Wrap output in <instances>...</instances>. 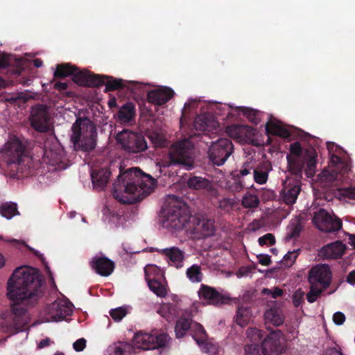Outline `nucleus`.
Instances as JSON below:
<instances>
[{"label":"nucleus","instance_id":"nucleus-1","mask_svg":"<svg viewBox=\"0 0 355 355\" xmlns=\"http://www.w3.org/2000/svg\"><path fill=\"white\" fill-rule=\"evenodd\" d=\"M42 285V277L37 269L19 267L14 270L7 284V295L13 302L12 321H1L0 331L10 333L19 329L20 317L25 314L28 306H33L41 296Z\"/></svg>","mask_w":355,"mask_h":355},{"label":"nucleus","instance_id":"nucleus-2","mask_svg":"<svg viewBox=\"0 0 355 355\" xmlns=\"http://www.w3.org/2000/svg\"><path fill=\"white\" fill-rule=\"evenodd\" d=\"M155 180L138 168L120 173L113 184L112 195L123 204L132 205L142 200L153 190Z\"/></svg>","mask_w":355,"mask_h":355},{"label":"nucleus","instance_id":"nucleus-3","mask_svg":"<svg viewBox=\"0 0 355 355\" xmlns=\"http://www.w3.org/2000/svg\"><path fill=\"white\" fill-rule=\"evenodd\" d=\"M194 146L189 139L174 142L168 148L165 157L162 160V167L179 166L191 171L196 166Z\"/></svg>","mask_w":355,"mask_h":355},{"label":"nucleus","instance_id":"nucleus-4","mask_svg":"<svg viewBox=\"0 0 355 355\" xmlns=\"http://www.w3.org/2000/svg\"><path fill=\"white\" fill-rule=\"evenodd\" d=\"M71 141L74 147L85 152L94 150L96 146V125L87 117L76 119L71 127Z\"/></svg>","mask_w":355,"mask_h":355},{"label":"nucleus","instance_id":"nucleus-5","mask_svg":"<svg viewBox=\"0 0 355 355\" xmlns=\"http://www.w3.org/2000/svg\"><path fill=\"white\" fill-rule=\"evenodd\" d=\"M163 226L168 229L187 230L191 214L188 207L179 201H171L163 209Z\"/></svg>","mask_w":355,"mask_h":355},{"label":"nucleus","instance_id":"nucleus-6","mask_svg":"<svg viewBox=\"0 0 355 355\" xmlns=\"http://www.w3.org/2000/svg\"><path fill=\"white\" fill-rule=\"evenodd\" d=\"M116 140L121 148L128 153H141L148 148L145 135L141 132L124 130L116 135Z\"/></svg>","mask_w":355,"mask_h":355},{"label":"nucleus","instance_id":"nucleus-7","mask_svg":"<svg viewBox=\"0 0 355 355\" xmlns=\"http://www.w3.org/2000/svg\"><path fill=\"white\" fill-rule=\"evenodd\" d=\"M187 231L196 239L211 236L216 232L215 220L204 214L191 216Z\"/></svg>","mask_w":355,"mask_h":355},{"label":"nucleus","instance_id":"nucleus-8","mask_svg":"<svg viewBox=\"0 0 355 355\" xmlns=\"http://www.w3.org/2000/svg\"><path fill=\"white\" fill-rule=\"evenodd\" d=\"M31 128L40 133L50 131L51 115L49 107L45 104H36L31 107L28 117Z\"/></svg>","mask_w":355,"mask_h":355},{"label":"nucleus","instance_id":"nucleus-9","mask_svg":"<svg viewBox=\"0 0 355 355\" xmlns=\"http://www.w3.org/2000/svg\"><path fill=\"white\" fill-rule=\"evenodd\" d=\"M289 171L296 179L302 178L303 171L307 178L315 175L316 167V156L311 155L303 159L292 158L291 155L286 156Z\"/></svg>","mask_w":355,"mask_h":355},{"label":"nucleus","instance_id":"nucleus-10","mask_svg":"<svg viewBox=\"0 0 355 355\" xmlns=\"http://www.w3.org/2000/svg\"><path fill=\"white\" fill-rule=\"evenodd\" d=\"M233 150L232 141L227 138H220L210 146L208 150L209 158L214 165L221 166L232 155Z\"/></svg>","mask_w":355,"mask_h":355},{"label":"nucleus","instance_id":"nucleus-11","mask_svg":"<svg viewBox=\"0 0 355 355\" xmlns=\"http://www.w3.org/2000/svg\"><path fill=\"white\" fill-rule=\"evenodd\" d=\"M168 339V336L164 333L156 334L138 333L134 338V342L137 347L148 350L165 347Z\"/></svg>","mask_w":355,"mask_h":355},{"label":"nucleus","instance_id":"nucleus-12","mask_svg":"<svg viewBox=\"0 0 355 355\" xmlns=\"http://www.w3.org/2000/svg\"><path fill=\"white\" fill-rule=\"evenodd\" d=\"M313 223L322 232H335L340 230L343 223L340 219L324 209H320L313 218Z\"/></svg>","mask_w":355,"mask_h":355},{"label":"nucleus","instance_id":"nucleus-13","mask_svg":"<svg viewBox=\"0 0 355 355\" xmlns=\"http://www.w3.org/2000/svg\"><path fill=\"white\" fill-rule=\"evenodd\" d=\"M284 348V338L280 331H272L261 343L262 353L265 355H279Z\"/></svg>","mask_w":355,"mask_h":355},{"label":"nucleus","instance_id":"nucleus-14","mask_svg":"<svg viewBox=\"0 0 355 355\" xmlns=\"http://www.w3.org/2000/svg\"><path fill=\"white\" fill-rule=\"evenodd\" d=\"M331 272L328 265H317L310 270L308 281L310 285L318 286L320 284L324 288H327L331 284Z\"/></svg>","mask_w":355,"mask_h":355},{"label":"nucleus","instance_id":"nucleus-15","mask_svg":"<svg viewBox=\"0 0 355 355\" xmlns=\"http://www.w3.org/2000/svg\"><path fill=\"white\" fill-rule=\"evenodd\" d=\"M72 80L80 86L89 87H100L104 83V76L93 73L86 69L78 70V69L74 71Z\"/></svg>","mask_w":355,"mask_h":355},{"label":"nucleus","instance_id":"nucleus-16","mask_svg":"<svg viewBox=\"0 0 355 355\" xmlns=\"http://www.w3.org/2000/svg\"><path fill=\"white\" fill-rule=\"evenodd\" d=\"M198 295L207 304L214 306L227 304L230 300L228 296L219 293L216 288L204 284L201 285Z\"/></svg>","mask_w":355,"mask_h":355},{"label":"nucleus","instance_id":"nucleus-17","mask_svg":"<svg viewBox=\"0 0 355 355\" xmlns=\"http://www.w3.org/2000/svg\"><path fill=\"white\" fill-rule=\"evenodd\" d=\"M6 162L8 164L21 165L26 158L25 148L21 142L13 141L6 144L4 148Z\"/></svg>","mask_w":355,"mask_h":355},{"label":"nucleus","instance_id":"nucleus-18","mask_svg":"<svg viewBox=\"0 0 355 355\" xmlns=\"http://www.w3.org/2000/svg\"><path fill=\"white\" fill-rule=\"evenodd\" d=\"M101 76H104V83L103 85L105 86L104 89L105 92H112L127 87L132 92L136 93L137 91L142 92L144 89V85L139 82L130 81L128 83V85H125L121 79H116L112 76L105 75Z\"/></svg>","mask_w":355,"mask_h":355},{"label":"nucleus","instance_id":"nucleus-19","mask_svg":"<svg viewBox=\"0 0 355 355\" xmlns=\"http://www.w3.org/2000/svg\"><path fill=\"white\" fill-rule=\"evenodd\" d=\"M300 191V180L287 179L283 184L280 194L281 198L286 205H292L295 203Z\"/></svg>","mask_w":355,"mask_h":355},{"label":"nucleus","instance_id":"nucleus-20","mask_svg":"<svg viewBox=\"0 0 355 355\" xmlns=\"http://www.w3.org/2000/svg\"><path fill=\"white\" fill-rule=\"evenodd\" d=\"M331 163L334 168L331 169L329 175V181L334 182L342 179L343 175L351 170L352 164L349 157L341 158L336 155H333L331 157Z\"/></svg>","mask_w":355,"mask_h":355},{"label":"nucleus","instance_id":"nucleus-21","mask_svg":"<svg viewBox=\"0 0 355 355\" xmlns=\"http://www.w3.org/2000/svg\"><path fill=\"white\" fill-rule=\"evenodd\" d=\"M190 331L192 338L195 340L202 352L205 353H210L212 352L214 347L211 343L208 342V336L202 325L195 322L193 323V326H191V330Z\"/></svg>","mask_w":355,"mask_h":355},{"label":"nucleus","instance_id":"nucleus-22","mask_svg":"<svg viewBox=\"0 0 355 355\" xmlns=\"http://www.w3.org/2000/svg\"><path fill=\"white\" fill-rule=\"evenodd\" d=\"M91 268L103 277L110 275L114 270V262L105 256H95L89 262Z\"/></svg>","mask_w":355,"mask_h":355},{"label":"nucleus","instance_id":"nucleus-23","mask_svg":"<svg viewBox=\"0 0 355 355\" xmlns=\"http://www.w3.org/2000/svg\"><path fill=\"white\" fill-rule=\"evenodd\" d=\"M174 94V91L172 89L164 87L149 91L147 94V99L150 103L162 105L171 100Z\"/></svg>","mask_w":355,"mask_h":355},{"label":"nucleus","instance_id":"nucleus-24","mask_svg":"<svg viewBox=\"0 0 355 355\" xmlns=\"http://www.w3.org/2000/svg\"><path fill=\"white\" fill-rule=\"evenodd\" d=\"M162 255L165 256L171 266H174L177 268L182 267L183 261L184 259V252L178 247H171L161 250H157Z\"/></svg>","mask_w":355,"mask_h":355},{"label":"nucleus","instance_id":"nucleus-25","mask_svg":"<svg viewBox=\"0 0 355 355\" xmlns=\"http://www.w3.org/2000/svg\"><path fill=\"white\" fill-rule=\"evenodd\" d=\"M48 310L49 313L51 314V318L56 322L64 320L72 313L71 306L64 302L52 303Z\"/></svg>","mask_w":355,"mask_h":355},{"label":"nucleus","instance_id":"nucleus-26","mask_svg":"<svg viewBox=\"0 0 355 355\" xmlns=\"http://www.w3.org/2000/svg\"><path fill=\"white\" fill-rule=\"evenodd\" d=\"M346 247L340 241H336L324 246L321 250V254L327 259H337L345 253Z\"/></svg>","mask_w":355,"mask_h":355},{"label":"nucleus","instance_id":"nucleus-27","mask_svg":"<svg viewBox=\"0 0 355 355\" xmlns=\"http://www.w3.org/2000/svg\"><path fill=\"white\" fill-rule=\"evenodd\" d=\"M110 175V171L105 168L93 170L91 178L94 188L97 190L103 189L109 182Z\"/></svg>","mask_w":355,"mask_h":355},{"label":"nucleus","instance_id":"nucleus-28","mask_svg":"<svg viewBox=\"0 0 355 355\" xmlns=\"http://www.w3.org/2000/svg\"><path fill=\"white\" fill-rule=\"evenodd\" d=\"M155 268L152 266H146L144 268L145 272V279L148 283V286L151 291H153L157 296L163 297H165L167 294L166 290L164 285L155 279V278H151L150 275V271L154 270Z\"/></svg>","mask_w":355,"mask_h":355},{"label":"nucleus","instance_id":"nucleus-29","mask_svg":"<svg viewBox=\"0 0 355 355\" xmlns=\"http://www.w3.org/2000/svg\"><path fill=\"white\" fill-rule=\"evenodd\" d=\"M253 131L254 130L250 126L243 125H233L227 128V132L230 137L241 140L253 135Z\"/></svg>","mask_w":355,"mask_h":355},{"label":"nucleus","instance_id":"nucleus-30","mask_svg":"<svg viewBox=\"0 0 355 355\" xmlns=\"http://www.w3.org/2000/svg\"><path fill=\"white\" fill-rule=\"evenodd\" d=\"M272 169L269 163H262L257 168L253 169V178L255 182L259 184H265L268 178V173Z\"/></svg>","mask_w":355,"mask_h":355},{"label":"nucleus","instance_id":"nucleus-31","mask_svg":"<svg viewBox=\"0 0 355 355\" xmlns=\"http://www.w3.org/2000/svg\"><path fill=\"white\" fill-rule=\"evenodd\" d=\"M157 313L167 321H171L178 316L179 309L175 304L164 303L159 306Z\"/></svg>","mask_w":355,"mask_h":355},{"label":"nucleus","instance_id":"nucleus-32","mask_svg":"<svg viewBox=\"0 0 355 355\" xmlns=\"http://www.w3.org/2000/svg\"><path fill=\"white\" fill-rule=\"evenodd\" d=\"M266 131L268 134L283 138H288L291 135V132L279 122L268 121L266 125Z\"/></svg>","mask_w":355,"mask_h":355},{"label":"nucleus","instance_id":"nucleus-33","mask_svg":"<svg viewBox=\"0 0 355 355\" xmlns=\"http://www.w3.org/2000/svg\"><path fill=\"white\" fill-rule=\"evenodd\" d=\"M265 320L267 323H270L276 327L283 324L284 321V315L279 309H270L264 314Z\"/></svg>","mask_w":355,"mask_h":355},{"label":"nucleus","instance_id":"nucleus-34","mask_svg":"<svg viewBox=\"0 0 355 355\" xmlns=\"http://www.w3.org/2000/svg\"><path fill=\"white\" fill-rule=\"evenodd\" d=\"M194 322H195L190 318H184L182 316L180 317L177 320L175 327L176 337L178 338H182L187 331L191 330V326H193V323Z\"/></svg>","mask_w":355,"mask_h":355},{"label":"nucleus","instance_id":"nucleus-35","mask_svg":"<svg viewBox=\"0 0 355 355\" xmlns=\"http://www.w3.org/2000/svg\"><path fill=\"white\" fill-rule=\"evenodd\" d=\"M119 118L124 122L130 121L135 116V107L131 102L125 103L119 110Z\"/></svg>","mask_w":355,"mask_h":355},{"label":"nucleus","instance_id":"nucleus-36","mask_svg":"<svg viewBox=\"0 0 355 355\" xmlns=\"http://www.w3.org/2000/svg\"><path fill=\"white\" fill-rule=\"evenodd\" d=\"M78 68L70 63H62L56 65L54 72V77L58 78H64L68 76H73L74 71Z\"/></svg>","mask_w":355,"mask_h":355},{"label":"nucleus","instance_id":"nucleus-37","mask_svg":"<svg viewBox=\"0 0 355 355\" xmlns=\"http://www.w3.org/2000/svg\"><path fill=\"white\" fill-rule=\"evenodd\" d=\"M187 185L190 189L201 190L207 189L210 186L209 181L200 176L190 177L187 180Z\"/></svg>","mask_w":355,"mask_h":355},{"label":"nucleus","instance_id":"nucleus-38","mask_svg":"<svg viewBox=\"0 0 355 355\" xmlns=\"http://www.w3.org/2000/svg\"><path fill=\"white\" fill-rule=\"evenodd\" d=\"M251 319L250 311L248 308L239 307L236 311V315L235 318L236 323L241 326H246Z\"/></svg>","mask_w":355,"mask_h":355},{"label":"nucleus","instance_id":"nucleus-39","mask_svg":"<svg viewBox=\"0 0 355 355\" xmlns=\"http://www.w3.org/2000/svg\"><path fill=\"white\" fill-rule=\"evenodd\" d=\"M186 275L191 282H200L203 278L201 266L197 264L192 265L191 267L187 268Z\"/></svg>","mask_w":355,"mask_h":355},{"label":"nucleus","instance_id":"nucleus-40","mask_svg":"<svg viewBox=\"0 0 355 355\" xmlns=\"http://www.w3.org/2000/svg\"><path fill=\"white\" fill-rule=\"evenodd\" d=\"M146 135L155 148L164 146L166 139L162 133L157 131L148 130Z\"/></svg>","mask_w":355,"mask_h":355},{"label":"nucleus","instance_id":"nucleus-41","mask_svg":"<svg viewBox=\"0 0 355 355\" xmlns=\"http://www.w3.org/2000/svg\"><path fill=\"white\" fill-rule=\"evenodd\" d=\"M248 338L252 342V344H259L262 343L264 339L265 333L257 328H248L246 331Z\"/></svg>","mask_w":355,"mask_h":355},{"label":"nucleus","instance_id":"nucleus-42","mask_svg":"<svg viewBox=\"0 0 355 355\" xmlns=\"http://www.w3.org/2000/svg\"><path fill=\"white\" fill-rule=\"evenodd\" d=\"M243 115L252 123L257 125L261 121L260 112L252 108L241 107L239 108Z\"/></svg>","mask_w":355,"mask_h":355},{"label":"nucleus","instance_id":"nucleus-43","mask_svg":"<svg viewBox=\"0 0 355 355\" xmlns=\"http://www.w3.org/2000/svg\"><path fill=\"white\" fill-rule=\"evenodd\" d=\"M0 213L3 217L8 219H10L12 217L19 214L17 205L15 203L1 205L0 207Z\"/></svg>","mask_w":355,"mask_h":355},{"label":"nucleus","instance_id":"nucleus-44","mask_svg":"<svg viewBox=\"0 0 355 355\" xmlns=\"http://www.w3.org/2000/svg\"><path fill=\"white\" fill-rule=\"evenodd\" d=\"M193 126L198 131H209V121L206 115H198L196 117Z\"/></svg>","mask_w":355,"mask_h":355},{"label":"nucleus","instance_id":"nucleus-45","mask_svg":"<svg viewBox=\"0 0 355 355\" xmlns=\"http://www.w3.org/2000/svg\"><path fill=\"white\" fill-rule=\"evenodd\" d=\"M302 227L300 221H295L289 226V231L286 234L284 240L286 242L290 241L293 239H296L300 236Z\"/></svg>","mask_w":355,"mask_h":355},{"label":"nucleus","instance_id":"nucleus-46","mask_svg":"<svg viewBox=\"0 0 355 355\" xmlns=\"http://www.w3.org/2000/svg\"><path fill=\"white\" fill-rule=\"evenodd\" d=\"M259 205V199L255 194L246 193L242 199V205L246 208H255Z\"/></svg>","mask_w":355,"mask_h":355},{"label":"nucleus","instance_id":"nucleus-47","mask_svg":"<svg viewBox=\"0 0 355 355\" xmlns=\"http://www.w3.org/2000/svg\"><path fill=\"white\" fill-rule=\"evenodd\" d=\"M327 288H324L322 287L321 288H318L317 285H311L310 291L306 294V299L309 303L315 302L318 297H320L322 293V292Z\"/></svg>","mask_w":355,"mask_h":355},{"label":"nucleus","instance_id":"nucleus-48","mask_svg":"<svg viewBox=\"0 0 355 355\" xmlns=\"http://www.w3.org/2000/svg\"><path fill=\"white\" fill-rule=\"evenodd\" d=\"M338 193L343 199L355 200V187H354L338 189Z\"/></svg>","mask_w":355,"mask_h":355},{"label":"nucleus","instance_id":"nucleus-49","mask_svg":"<svg viewBox=\"0 0 355 355\" xmlns=\"http://www.w3.org/2000/svg\"><path fill=\"white\" fill-rule=\"evenodd\" d=\"M110 314L114 321L119 322L126 315L127 309L124 307H118L116 309H112Z\"/></svg>","mask_w":355,"mask_h":355},{"label":"nucleus","instance_id":"nucleus-50","mask_svg":"<svg viewBox=\"0 0 355 355\" xmlns=\"http://www.w3.org/2000/svg\"><path fill=\"white\" fill-rule=\"evenodd\" d=\"M300 252L301 250L300 248L288 252L284 257V260L286 261V265L287 266H291L295 261Z\"/></svg>","mask_w":355,"mask_h":355},{"label":"nucleus","instance_id":"nucleus-51","mask_svg":"<svg viewBox=\"0 0 355 355\" xmlns=\"http://www.w3.org/2000/svg\"><path fill=\"white\" fill-rule=\"evenodd\" d=\"M246 355H262L261 346L259 344L247 345L245 347Z\"/></svg>","mask_w":355,"mask_h":355},{"label":"nucleus","instance_id":"nucleus-52","mask_svg":"<svg viewBox=\"0 0 355 355\" xmlns=\"http://www.w3.org/2000/svg\"><path fill=\"white\" fill-rule=\"evenodd\" d=\"M258 242L261 246L267 244L270 245H273L275 243V237L272 234L268 233L263 235V236L259 237L258 239Z\"/></svg>","mask_w":355,"mask_h":355},{"label":"nucleus","instance_id":"nucleus-53","mask_svg":"<svg viewBox=\"0 0 355 355\" xmlns=\"http://www.w3.org/2000/svg\"><path fill=\"white\" fill-rule=\"evenodd\" d=\"M290 151L292 155V158L300 159V156L302 153V148L300 142L296 141L291 144Z\"/></svg>","mask_w":355,"mask_h":355},{"label":"nucleus","instance_id":"nucleus-54","mask_svg":"<svg viewBox=\"0 0 355 355\" xmlns=\"http://www.w3.org/2000/svg\"><path fill=\"white\" fill-rule=\"evenodd\" d=\"M304 293L301 288L297 289L293 294V304L294 306L298 307L304 300Z\"/></svg>","mask_w":355,"mask_h":355},{"label":"nucleus","instance_id":"nucleus-55","mask_svg":"<svg viewBox=\"0 0 355 355\" xmlns=\"http://www.w3.org/2000/svg\"><path fill=\"white\" fill-rule=\"evenodd\" d=\"M262 293L266 295H270L272 298L276 299L277 297L283 295V290L278 287H275L272 290L269 288H263Z\"/></svg>","mask_w":355,"mask_h":355},{"label":"nucleus","instance_id":"nucleus-56","mask_svg":"<svg viewBox=\"0 0 355 355\" xmlns=\"http://www.w3.org/2000/svg\"><path fill=\"white\" fill-rule=\"evenodd\" d=\"M198 106V101L196 100H190L184 104L182 110V116H186L191 110L195 109Z\"/></svg>","mask_w":355,"mask_h":355},{"label":"nucleus","instance_id":"nucleus-57","mask_svg":"<svg viewBox=\"0 0 355 355\" xmlns=\"http://www.w3.org/2000/svg\"><path fill=\"white\" fill-rule=\"evenodd\" d=\"M87 340L84 338H81L76 340L73 344V348L76 352L83 351L86 347Z\"/></svg>","mask_w":355,"mask_h":355},{"label":"nucleus","instance_id":"nucleus-58","mask_svg":"<svg viewBox=\"0 0 355 355\" xmlns=\"http://www.w3.org/2000/svg\"><path fill=\"white\" fill-rule=\"evenodd\" d=\"M333 320L336 324L341 325L345 321V315L342 312H336L333 315Z\"/></svg>","mask_w":355,"mask_h":355},{"label":"nucleus","instance_id":"nucleus-59","mask_svg":"<svg viewBox=\"0 0 355 355\" xmlns=\"http://www.w3.org/2000/svg\"><path fill=\"white\" fill-rule=\"evenodd\" d=\"M259 263L262 266H269L271 263V259L268 254H261L257 256Z\"/></svg>","mask_w":355,"mask_h":355},{"label":"nucleus","instance_id":"nucleus-60","mask_svg":"<svg viewBox=\"0 0 355 355\" xmlns=\"http://www.w3.org/2000/svg\"><path fill=\"white\" fill-rule=\"evenodd\" d=\"M10 64L8 55L6 53L0 54V69L8 67Z\"/></svg>","mask_w":355,"mask_h":355},{"label":"nucleus","instance_id":"nucleus-61","mask_svg":"<svg viewBox=\"0 0 355 355\" xmlns=\"http://www.w3.org/2000/svg\"><path fill=\"white\" fill-rule=\"evenodd\" d=\"M68 87V84L63 82H57L54 85V88L58 91L63 92Z\"/></svg>","mask_w":355,"mask_h":355},{"label":"nucleus","instance_id":"nucleus-62","mask_svg":"<svg viewBox=\"0 0 355 355\" xmlns=\"http://www.w3.org/2000/svg\"><path fill=\"white\" fill-rule=\"evenodd\" d=\"M253 169H254L252 167H249L248 165H244L242 168L240 170V175L241 176H245L248 174L251 173V171H253Z\"/></svg>","mask_w":355,"mask_h":355},{"label":"nucleus","instance_id":"nucleus-63","mask_svg":"<svg viewBox=\"0 0 355 355\" xmlns=\"http://www.w3.org/2000/svg\"><path fill=\"white\" fill-rule=\"evenodd\" d=\"M347 282L352 284V285H354L355 284V270L351 271L348 275L347 276V279H346Z\"/></svg>","mask_w":355,"mask_h":355},{"label":"nucleus","instance_id":"nucleus-64","mask_svg":"<svg viewBox=\"0 0 355 355\" xmlns=\"http://www.w3.org/2000/svg\"><path fill=\"white\" fill-rule=\"evenodd\" d=\"M326 355H343L340 350L332 347L327 350Z\"/></svg>","mask_w":355,"mask_h":355}]
</instances>
